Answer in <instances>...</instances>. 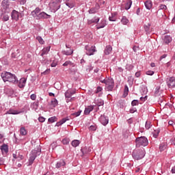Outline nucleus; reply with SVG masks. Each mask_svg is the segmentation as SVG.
<instances>
[{
  "label": "nucleus",
  "mask_w": 175,
  "mask_h": 175,
  "mask_svg": "<svg viewBox=\"0 0 175 175\" xmlns=\"http://www.w3.org/2000/svg\"><path fill=\"white\" fill-rule=\"evenodd\" d=\"M61 166H65V161H64V160H62V161L57 162L56 164V167L57 169H59V167H61Z\"/></svg>",
  "instance_id": "29"
},
{
  "label": "nucleus",
  "mask_w": 175,
  "mask_h": 175,
  "mask_svg": "<svg viewBox=\"0 0 175 175\" xmlns=\"http://www.w3.org/2000/svg\"><path fill=\"white\" fill-rule=\"evenodd\" d=\"M49 17H50V15L44 12H42L38 15L37 18H49Z\"/></svg>",
  "instance_id": "13"
},
{
  "label": "nucleus",
  "mask_w": 175,
  "mask_h": 175,
  "mask_svg": "<svg viewBox=\"0 0 175 175\" xmlns=\"http://www.w3.org/2000/svg\"><path fill=\"white\" fill-rule=\"evenodd\" d=\"M161 90V87L158 86L155 88L154 94L155 95L159 94V90Z\"/></svg>",
  "instance_id": "50"
},
{
  "label": "nucleus",
  "mask_w": 175,
  "mask_h": 175,
  "mask_svg": "<svg viewBox=\"0 0 175 175\" xmlns=\"http://www.w3.org/2000/svg\"><path fill=\"white\" fill-rule=\"evenodd\" d=\"M1 78L4 82L9 81V83H12L16 84L18 83L17 77L15 75H13L9 72H3L1 73Z\"/></svg>",
  "instance_id": "1"
},
{
  "label": "nucleus",
  "mask_w": 175,
  "mask_h": 175,
  "mask_svg": "<svg viewBox=\"0 0 175 175\" xmlns=\"http://www.w3.org/2000/svg\"><path fill=\"white\" fill-rule=\"evenodd\" d=\"M100 122L104 126L107 125L109 124V118L105 116H101L100 118Z\"/></svg>",
  "instance_id": "10"
},
{
  "label": "nucleus",
  "mask_w": 175,
  "mask_h": 175,
  "mask_svg": "<svg viewBox=\"0 0 175 175\" xmlns=\"http://www.w3.org/2000/svg\"><path fill=\"white\" fill-rule=\"evenodd\" d=\"M76 99V98H75V97H70V98H68V99H66V102H67V103H68V102H73V100H75Z\"/></svg>",
  "instance_id": "52"
},
{
  "label": "nucleus",
  "mask_w": 175,
  "mask_h": 175,
  "mask_svg": "<svg viewBox=\"0 0 175 175\" xmlns=\"http://www.w3.org/2000/svg\"><path fill=\"white\" fill-rule=\"evenodd\" d=\"M63 66H71L72 68H75V65L70 61H66L64 64Z\"/></svg>",
  "instance_id": "26"
},
{
  "label": "nucleus",
  "mask_w": 175,
  "mask_h": 175,
  "mask_svg": "<svg viewBox=\"0 0 175 175\" xmlns=\"http://www.w3.org/2000/svg\"><path fill=\"white\" fill-rule=\"evenodd\" d=\"M135 111H136V108H133V109H130V113H135Z\"/></svg>",
  "instance_id": "64"
},
{
  "label": "nucleus",
  "mask_w": 175,
  "mask_h": 175,
  "mask_svg": "<svg viewBox=\"0 0 175 175\" xmlns=\"http://www.w3.org/2000/svg\"><path fill=\"white\" fill-rule=\"evenodd\" d=\"M112 50H113V48L111 47V46L108 45L105 47V49L104 51V54H105V55H109V54L111 53Z\"/></svg>",
  "instance_id": "15"
},
{
  "label": "nucleus",
  "mask_w": 175,
  "mask_h": 175,
  "mask_svg": "<svg viewBox=\"0 0 175 175\" xmlns=\"http://www.w3.org/2000/svg\"><path fill=\"white\" fill-rule=\"evenodd\" d=\"M21 14L20 12H17L16 10H14L12 12V14H11L12 20H15V21H18V18L20 17Z\"/></svg>",
  "instance_id": "8"
},
{
  "label": "nucleus",
  "mask_w": 175,
  "mask_h": 175,
  "mask_svg": "<svg viewBox=\"0 0 175 175\" xmlns=\"http://www.w3.org/2000/svg\"><path fill=\"white\" fill-rule=\"evenodd\" d=\"M151 122L150 121H146V124H145V128L146 129H150L151 128Z\"/></svg>",
  "instance_id": "40"
},
{
  "label": "nucleus",
  "mask_w": 175,
  "mask_h": 175,
  "mask_svg": "<svg viewBox=\"0 0 175 175\" xmlns=\"http://www.w3.org/2000/svg\"><path fill=\"white\" fill-rule=\"evenodd\" d=\"M40 13V8H36L35 9V10L31 12V16H33V17H37L38 18V16H39Z\"/></svg>",
  "instance_id": "14"
},
{
  "label": "nucleus",
  "mask_w": 175,
  "mask_h": 175,
  "mask_svg": "<svg viewBox=\"0 0 175 175\" xmlns=\"http://www.w3.org/2000/svg\"><path fill=\"white\" fill-rule=\"evenodd\" d=\"M5 163V160L3 158L0 157V165H3Z\"/></svg>",
  "instance_id": "60"
},
{
  "label": "nucleus",
  "mask_w": 175,
  "mask_h": 175,
  "mask_svg": "<svg viewBox=\"0 0 175 175\" xmlns=\"http://www.w3.org/2000/svg\"><path fill=\"white\" fill-rule=\"evenodd\" d=\"M102 90H103V89L102 88V87L98 86V87H97V89H96L95 93H96V94H99V92H102Z\"/></svg>",
  "instance_id": "46"
},
{
  "label": "nucleus",
  "mask_w": 175,
  "mask_h": 175,
  "mask_svg": "<svg viewBox=\"0 0 175 175\" xmlns=\"http://www.w3.org/2000/svg\"><path fill=\"white\" fill-rule=\"evenodd\" d=\"M99 8H100L99 4H96V8H92L89 10L90 14H93V13H96V12L99 10Z\"/></svg>",
  "instance_id": "16"
},
{
  "label": "nucleus",
  "mask_w": 175,
  "mask_h": 175,
  "mask_svg": "<svg viewBox=\"0 0 175 175\" xmlns=\"http://www.w3.org/2000/svg\"><path fill=\"white\" fill-rule=\"evenodd\" d=\"M1 150L2 154H7V152L9 151V149L6 144H3L1 146Z\"/></svg>",
  "instance_id": "19"
},
{
  "label": "nucleus",
  "mask_w": 175,
  "mask_h": 175,
  "mask_svg": "<svg viewBox=\"0 0 175 175\" xmlns=\"http://www.w3.org/2000/svg\"><path fill=\"white\" fill-rule=\"evenodd\" d=\"M144 29H145L146 32H150V25H145Z\"/></svg>",
  "instance_id": "51"
},
{
  "label": "nucleus",
  "mask_w": 175,
  "mask_h": 175,
  "mask_svg": "<svg viewBox=\"0 0 175 175\" xmlns=\"http://www.w3.org/2000/svg\"><path fill=\"white\" fill-rule=\"evenodd\" d=\"M62 54L64 55H72L73 54V49H69L68 51H63Z\"/></svg>",
  "instance_id": "27"
},
{
  "label": "nucleus",
  "mask_w": 175,
  "mask_h": 175,
  "mask_svg": "<svg viewBox=\"0 0 175 175\" xmlns=\"http://www.w3.org/2000/svg\"><path fill=\"white\" fill-rule=\"evenodd\" d=\"M142 73L140 72V71H138L135 73V77H140Z\"/></svg>",
  "instance_id": "62"
},
{
  "label": "nucleus",
  "mask_w": 175,
  "mask_h": 175,
  "mask_svg": "<svg viewBox=\"0 0 175 175\" xmlns=\"http://www.w3.org/2000/svg\"><path fill=\"white\" fill-rule=\"evenodd\" d=\"M76 94V92L71 91V90H67L65 93V96L66 99H70L72 98V95H75Z\"/></svg>",
  "instance_id": "12"
},
{
  "label": "nucleus",
  "mask_w": 175,
  "mask_h": 175,
  "mask_svg": "<svg viewBox=\"0 0 175 175\" xmlns=\"http://www.w3.org/2000/svg\"><path fill=\"white\" fill-rule=\"evenodd\" d=\"M167 85L169 88H174L175 87V78L170 77L167 80Z\"/></svg>",
  "instance_id": "7"
},
{
  "label": "nucleus",
  "mask_w": 175,
  "mask_h": 175,
  "mask_svg": "<svg viewBox=\"0 0 175 175\" xmlns=\"http://www.w3.org/2000/svg\"><path fill=\"white\" fill-rule=\"evenodd\" d=\"M92 110H94V106H89L85 109L84 114L88 116V114H90V112L92 111Z\"/></svg>",
  "instance_id": "18"
},
{
  "label": "nucleus",
  "mask_w": 175,
  "mask_h": 175,
  "mask_svg": "<svg viewBox=\"0 0 175 175\" xmlns=\"http://www.w3.org/2000/svg\"><path fill=\"white\" fill-rule=\"evenodd\" d=\"M159 103L161 106H165V105H166V101H165V98H163V97L159 100Z\"/></svg>",
  "instance_id": "36"
},
{
  "label": "nucleus",
  "mask_w": 175,
  "mask_h": 175,
  "mask_svg": "<svg viewBox=\"0 0 175 175\" xmlns=\"http://www.w3.org/2000/svg\"><path fill=\"white\" fill-rule=\"evenodd\" d=\"M80 114H81V111H79L77 112L74 113L73 116H75V117H79V116H80Z\"/></svg>",
  "instance_id": "56"
},
{
  "label": "nucleus",
  "mask_w": 175,
  "mask_h": 175,
  "mask_svg": "<svg viewBox=\"0 0 175 175\" xmlns=\"http://www.w3.org/2000/svg\"><path fill=\"white\" fill-rule=\"evenodd\" d=\"M133 51H135V53H137V51H139V46H134L133 47Z\"/></svg>",
  "instance_id": "55"
},
{
  "label": "nucleus",
  "mask_w": 175,
  "mask_h": 175,
  "mask_svg": "<svg viewBox=\"0 0 175 175\" xmlns=\"http://www.w3.org/2000/svg\"><path fill=\"white\" fill-rule=\"evenodd\" d=\"M102 83L105 84V87L108 91H111L114 88V81L111 78L104 79Z\"/></svg>",
  "instance_id": "5"
},
{
  "label": "nucleus",
  "mask_w": 175,
  "mask_h": 175,
  "mask_svg": "<svg viewBox=\"0 0 175 175\" xmlns=\"http://www.w3.org/2000/svg\"><path fill=\"white\" fill-rule=\"evenodd\" d=\"M40 148L37 150H33L31 151V152L30 153V157L29 159V165L28 166H31V165H32V163H33V161H35V159H36V157H38V155H40Z\"/></svg>",
  "instance_id": "3"
},
{
  "label": "nucleus",
  "mask_w": 175,
  "mask_h": 175,
  "mask_svg": "<svg viewBox=\"0 0 175 175\" xmlns=\"http://www.w3.org/2000/svg\"><path fill=\"white\" fill-rule=\"evenodd\" d=\"M20 133L22 136H25V135H27V130H25V128L21 127L20 129Z\"/></svg>",
  "instance_id": "34"
},
{
  "label": "nucleus",
  "mask_w": 175,
  "mask_h": 175,
  "mask_svg": "<svg viewBox=\"0 0 175 175\" xmlns=\"http://www.w3.org/2000/svg\"><path fill=\"white\" fill-rule=\"evenodd\" d=\"M159 132H161L159 129L154 130L153 133V137L155 138L158 137V135H159Z\"/></svg>",
  "instance_id": "38"
},
{
  "label": "nucleus",
  "mask_w": 175,
  "mask_h": 175,
  "mask_svg": "<svg viewBox=\"0 0 175 175\" xmlns=\"http://www.w3.org/2000/svg\"><path fill=\"white\" fill-rule=\"evenodd\" d=\"M85 50H87L86 54L88 55H94L96 49H95V46H91V48H88V46H85Z\"/></svg>",
  "instance_id": "9"
},
{
  "label": "nucleus",
  "mask_w": 175,
  "mask_h": 175,
  "mask_svg": "<svg viewBox=\"0 0 175 175\" xmlns=\"http://www.w3.org/2000/svg\"><path fill=\"white\" fill-rule=\"evenodd\" d=\"M131 6H132V0H129L125 5L126 10L131 9Z\"/></svg>",
  "instance_id": "30"
},
{
  "label": "nucleus",
  "mask_w": 175,
  "mask_h": 175,
  "mask_svg": "<svg viewBox=\"0 0 175 175\" xmlns=\"http://www.w3.org/2000/svg\"><path fill=\"white\" fill-rule=\"evenodd\" d=\"M13 158H14V159H17V161L18 162H20V161H22V159H24V156H23V154H13Z\"/></svg>",
  "instance_id": "21"
},
{
  "label": "nucleus",
  "mask_w": 175,
  "mask_h": 175,
  "mask_svg": "<svg viewBox=\"0 0 175 175\" xmlns=\"http://www.w3.org/2000/svg\"><path fill=\"white\" fill-rule=\"evenodd\" d=\"M98 106H103L104 102L103 100H100L98 103H97Z\"/></svg>",
  "instance_id": "59"
},
{
  "label": "nucleus",
  "mask_w": 175,
  "mask_h": 175,
  "mask_svg": "<svg viewBox=\"0 0 175 175\" xmlns=\"http://www.w3.org/2000/svg\"><path fill=\"white\" fill-rule=\"evenodd\" d=\"M30 98L31 99V100H36V94H33L30 96Z\"/></svg>",
  "instance_id": "54"
},
{
  "label": "nucleus",
  "mask_w": 175,
  "mask_h": 175,
  "mask_svg": "<svg viewBox=\"0 0 175 175\" xmlns=\"http://www.w3.org/2000/svg\"><path fill=\"white\" fill-rule=\"evenodd\" d=\"M51 106H53V107H55L56 106L58 105V100H57V99H55V98H53L51 100Z\"/></svg>",
  "instance_id": "31"
},
{
  "label": "nucleus",
  "mask_w": 175,
  "mask_h": 175,
  "mask_svg": "<svg viewBox=\"0 0 175 175\" xmlns=\"http://www.w3.org/2000/svg\"><path fill=\"white\" fill-rule=\"evenodd\" d=\"M144 155H146V151L144 150H136L133 152V158L137 159V161L143 159Z\"/></svg>",
  "instance_id": "4"
},
{
  "label": "nucleus",
  "mask_w": 175,
  "mask_h": 175,
  "mask_svg": "<svg viewBox=\"0 0 175 175\" xmlns=\"http://www.w3.org/2000/svg\"><path fill=\"white\" fill-rule=\"evenodd\" d=\"M109 21H116V20H117V14H111V16L109 17Z\"/></svg>",
  "instance_id": "28"
},
{
  "label": "nucleus",
  "mask_w": 175,
  "mask_h": 175,
  "mask_svg": "<svg viewBox=\"0 0 175 175\" xmlns=\"http://www.w3.org/2000/svg\"><path fill=\"white\" fill-rule=\"evenodd\" d=\"M135 146L136 147H140L142 146L146 147V146H148V139L146 137H137L135 140Z\"/></svg>",
  "instance_id": "2"
},
{
  "label": "nucleus",
  "mask_w": 175,
  "mask_h": 175,
  "mask_svg": "<svg viewBox=\"0 0 175 175\" xmlns=\"http://www.w3.org/2000/svg\"><path fill=\"white\" fill-rule=\"evenodd\" d=\"M146 75H147L148 76H152V75H154V71L148 70L146 71Z\"/></svg>",
  "instance_id": "48"
},
{
  "label": "nucleus",
  "mask_w": 175,
  "mask_h": 175,
  "mask_svg": "<svg viewBox=\"0 0 175 175\" xmlns=\"http://www.w3.org/2000/svg\"><path fill=\"white\" fill-rule=\"evenodd\" d=\"M159 9H161V10H166V9H167V7H166L165 5L161 4L159 5Z\"/></svg>",
  "instance_id": "47"
},
{
  "label": "nucleus",
  "mask_w": 175,
  "mask_h": 175,
  "mask_svg": "<svg viewBox=\"0 0 175 175\" xmlns=\"http://www.w3.org/2000/svg\"><path fill=\"white\" fill-rule=\"evenodd\" d=\"M67 121H69V118H64L60 122L57 123V126L62 125V124H65Z\"/></svg>",
  "instance_id": "25"
},
{
  "label": "nucleus",
  "mask_w": 175,
  "mask_h": 175,
  "mask_svg": "<svg viewBox=\"0 0 175 175\" xmlns=\"http://www.w3.org/2000/svg\"><path fill=\"white\" fill-rule=\"evenodd\" d=\"M160 151H165L166 150V144L163 143L159 146Z\"/></svg>",
  "instance_id": "37"
},
{
  "label": "nucleus",
  "mask_w": 175,
  "mask_h": 175,
  "mask_svg": "<svg viewBox=\"0 0 175 175\" xmlns=\"http://www.w3.org/2000/svg\"><path fill=\"white\" fill-rule=\"evenodd\" d=\"M145 6H146V9L150 10V9H151V8H152V1H151V0L146 1L145 2Z\"/></svg>",
  "instance_id": "20"
},
{
  "label": "nucleus",
  "mask_w": 175,
  "mask_h": 175,
  "mask_svg": "<svg viewBox=\"0 0 175 175\" xmlns=\"http://www.w3.org/2000/svg\"><path fill=\"white\" fill-rule=\"evenodd\" d=\"M71 144H72V147H77L79 146V144H80V141L75 139L72 142Z\"/></svg>",
  "instance_id": "33"
},
{
  "label": "nucleus",
  "mask_w": 175,
  "mask_h": 175,
  "mask_svg": "<svg viewBox=\"0 0 175 175\" xmlns=\"http://www.w3.org/2000/svg\"><path fill=\"white\" fill-rule=\"evenodd\" d=\"M45 118H43V117H40V118H38V121L40 122H44V121H45Z\"/></svg>",
  "instance_id": "57"
},
{
  "label": "nucleus",
  "mask_w": 175,
  "mask_h": 175,
  "mask_svg": "<svg viewBox=\"0 0 175 175\" xmlns=\"http://www.w3.org/2000/svg\"><path fill=\"white\" fill-rule=\"evenodd\" d=\"M20 113H21V111H18L17 110H14V109H9L6 114H13V115H16V114H20Z\"/></svg>",
  "instance_id": "23"
},
{
  "label": "nucleus",
  "mask_w": 175,
  "mask_h": 175,
  "mask_svg": "<svg viewBox=\"0 0 175 175\" xmlns=\"http://www.w3.org/2000/svg\"><path fill=\"white\" fill-rule=\"evenodd\" d=\"M3 20L4 21H8L9 20V15H7V14L4 15V16H3Z\"/></svg>",
  "instance_id": "53"
},
{
  "label": "nucleus",
  "mask_w": 175,
  "mask_h": 175,
  "mask_svg": "<svg viewBox=\"0 0 175 175\" xmlns=\"http://www.w3.org/2000/svg\"><path fill=\"white\" fill-rule=\"evenodd\" d=\"M63 144H69V139L64 138L63 139L62 142Z\"/></svg>",
  "instance_id": "45"
},
{
  "label": "nucleus",
  "mask_w": 175,
  "mask_h": 175,
  "mask_svg": "<svg viewBox=\"0 0 175 175\" xmlns=\"http://www.w3.org/2000/svg\"><path fill=\"white\" fill-rule=\"evenodd\" d=\"M27 79L21 78L18 82V87H19V88H24L25 87Z\"/></svg>",
  "instance_id": "11"
},
{
  "label": "nucleus",
  "mask_w": 175,
  "mask_h": 175,
  "mask_svg": "<svg viewBox=\"0 0 175 175\" xmlns=\"http://www.w3.org/2000/svg\"><path fill=\"white\" fill-rule=\"evenodd\" d=\"M51 68H55L57 66V62H53L51 64Z\"/></svg>",
  "instance_id": "61"
},
{
  "label": "nucleus",
  "mask_w": 175,
  "mask_h": 175,
  "mask_svg": "<svg viewBox=\"0 0 175 175\" xmlns=\"http://www.w3.org/2000/svg\"><path fill=\"white\" fill-rule=\"evenodd\" d=\"M3 142V135L2 134H0V143Z\"/></svg>",
  "instance_id": "63"
},
{
  "label": "nucleus",
  "mask_w": 175,
  "mask_h": 175,
  "mask_svg": "<svg viewBox=\"0 0 175 175\" xmlns=\"http://www.w3.org/2000/svg\"><path fill=\"white\" fill-rule=\"evenodd\" d=\"M49 122H55V121H57V118L55 116L51 117L50 118H49L48 120Z\"/></svg>",
  "instance_id": "41"
},
{
  "label": "nucleus",
  "mask_w": 175,
  "mask_h": 175,
  "mask_svg": "<svg viewBox=\"0 0 175 175\" xmlns=\"http://www.w3.org/2000/svg\"><path fill=\"white\" fill-rule=\"evenodd\" d=\"M36 39L40 44H44V40H43V38H42V37L38 36Z\"/></svg>",
  "instance_id": "39"
},
{
  "label": "nucleus",
  "mask_w": 175,
  "mask_h": 175,
  "mask_svg": "<svg viewBox=\"0 0 175 175\" xmlns=\"http://www.w3.org/2000/svg\"><path fill=\"white\" fill-rule=\"evenodd\" d=\"M49 6L53 12H57L61 8V0H52L49 3Z\"/></svg>",
  "instance_id": "6"
},
{
  "label": "nucleus",
  "mask_w": 175,
  "mask_h": 175,
  "mask_svg": "<svg viewBox=\"0 0 175 175\" xmlns=\"http://www.w3.org/2000/svg\"><path fill=\"white\" fill-rule=\"evenodd\" d=\"M89 129L90 131H96V127L94 126H90Z\"/></svg>",
  "instance_id": "58"
},
{
  "label": "nucleus",
  "mask_w": 175,
  "mask_h": 175,
  "mask_svg": "<svg viewBox=\"0 0 175 175\" xmlns=\"http://www.w3.org/2000/svg\"><path fill=\"white\" fill-rule=\"evenodd\" d=\"M83 155H85V154H88V151H87V148H83L81 150Z\"/></svg>",
  "instance_id": "44"
},
{
  "label": "nucleus",
  "mask_w": 175,
  "mask_h": 175,
  "mask_svg": "<svg viewBox=\"0 0 175 175\" xmlns=\"http://www.w3.org/2000/svg\"><path fill=\"white\" fill-rule=\"evenodd\" d=\"M172 40V37H170V36H165L163 42L165 44H169V43H170Z\"/></svg>",
  "instance_id": "17"
},
{
  "label": "nucleus",
  "mask_w": 175,
  "mask_h": 175,
  "mask_svg": "<svg viewBox=\"0 0 175 175\" xmlns=\"http://www.w3.org/2000/svg\"><path fill=\"white\" fill-rule=\"evenodd\" d=\"M51 70L50 68L46 69L45 71L41 73V75L46 76V75H50Z\"/></svg>",
  "instance_id": "43"
},
{
  "label": "nucleus",
  "mask_w": 175,
  "mask_h": 175,
  "mask_svg": "<svg viewBox=\"0 0 175 175\" xmlns=\"http://www.w3.org/2000/svg\"><path fill=\"white\" fill-rule=\"evenodd\" d=\"M97 23H99V17H95L93 19H91V20H89L88 21V24H96Z\"/></svg>",
  "instance_id": "22"
},
{
  "label": "nucleus",
  "mask_w": 175,
  "mask_h": 175,
  "mask_svg": "<svg viewBox=\"0 0 175 175\" xmlns=\"http://www.w3.org/2000/svg\"><path fill=\"white\" fill-rule=\"evenodd\" d=\"M121 23H122L124 25H126L129 23V20H128L125 16H123L122 18Z\"/></svg>",
  "instance_id": "32"
},
{
  "label": "nucleus",
  "mask_w": 175,
  "mask_h": 175,
  "mask_svg": "<svg viewBox=\"0 0 175 175\" xmlns=\"http://www.w3.org/2000/svg\"><path fill=\"white\" fill-rule=\"evenodd\" d=\"M131 105H132V106H137V105H139V100H133L131 102Z\"/></svg>",
  "instance_id": "42"
},
{
  "label": "nucleus",
  "mask_w": 175,
  "mask_h": 175,
  "mask_svg": "<svg viewBox=\"0 0 175 175\" xmlns=\"http://www.w3.org/2000/svg\"><path fill=\"white\" fill-rule=\"evenodd\" d=\"M105 27H106V21L103 20V21H101V23H100V25L98 27V29H99L100 28H105Z\"/></svg>",
  "instance_id": "35"
},
{
  "label": "nucleus",
  "mask_w": 175,
  "mask_h": 175,
  "mask_svg": "<svg viewBox=\"0 0 175 175\" xmlns=\"http://www.w3.org/2000/svg\"><path fill=\"white\" fill-rule=\"evenodd\" d=\"M49 51H50V46H47L46 48H44L42 50V53H41L42 57H43V55H45V54H48Z\"/></svg>",
  "instance_id": "24"
},
{
  "label": "nucleus",
  "mask_w": 175,
  "mask_h": 175,
  "mask_svg": "<svg viewBox=\"0 0 175 175\" xmlns=\"http://www.w3.org/2000/svg\"><path fill=\"white\" fill-rule=\"evenodd\" d=\"M129 92V88L127 85H125L124 87V95H128V92Z\"/></svg>",
  "instance_id": "49"
}]
</instances>
